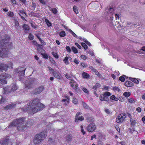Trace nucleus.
<instances>
[{
	"instance_id": "f257e3e1",
	"label": "nucleus",
	"mask_w": 145,
	"mask_h": 145,
	"mask_svg": "<svg viewBox=\"0 0 145 145\" xmlns=\"http://www.w3.org/2000/svg\"><path fill=\"white\" fill-rule=\"evenodd\" d=\"M44 106L40 102L39 99H35L29 102L26 106L22 108L24 112H27L29 115L36 113L43 109Z\"/></svg>"
},
{
	"instance_id": "f03ea898",
	"label": "nucleus",
	"mask_w": 145,
	"mask_h": 145,
	"mask_svg": "<svg viewBox=\"0 0 145 145\" xmlns=\"http://www.w3.org/2000/svg\"><path fill=\"white\" fill-rule=\"evenodd\" d=\"M24 118H20L17 119L10 123L9 126V127H11L19 125L17 127V129L18 130L20 131L24 129H25L27 126H30V125L27 123L26 126H25V124L24 123Z\"/></svg>"
},
{
	"instance_id": "7ed1b4c3",
	"label": "nucleus",
	"mask_w": 145,
	"mask_h": 145,
	"mask_svg": "<svg viewBox=\"0 0 145 145\" xmlns=\"http://www.w3.org/2000/svg\"><path fill=\"white\" fill-rule=\"evenodd\" d=\"M47 135L46 131L41 132L39 134L37 135L34 137L33 142L35 144H37L43 140Z\"/></svg>"
},
{
	"instance_id": "20e7f679",
	"label": "nucleus",
	"mask_w": 145,
	"mask_h": 145,
	"mask_svg": "<svg viewBox=\"0 0 145 145\" xmlns=\"http://www.w3.org/2000/svg\"><path fill=\"white\" fill-rule=\"evenodd\" d=\"M26 68L24 67H20L16 69L15 71V74H18L20 76L19 79L20 81H22L25 74V71Z\"/></svg>"
},
{
	"instance_id": "39448f33",
	"label": "nucleus",
	"mask_w": 145,
	"mask_h": 145,
	"mask_svg": "<svg viewBox=\"0 0 145 145\" xmlns=\"http://www.w3.org/2000/svg\"><path fill=\"white\" fill-rule=\"evenodd\" d=\"M111 95L109 92L106 91L104 92L103 93L101 94L99 96V99L102 101H108V97Z\"/></svg>"
},
{
	"instance_id": "423d86ee",
	"label": "nucleus",
	"mask_w": 145,
	"mask_h": 145,
	"mask_svg": "<svg viewBox=\"0 0 145 145\" xmlns=\"http://www.w3.org/2000/svg\"><path fill=\"white\" fill-rule=\"evenodd\" d=\"M11 76L10 74L5 73H2L0 75V83L1 84H5L7 83L6 79L7 78L10 77Z\"/></svg>"
},
{
	"instance_id": "0eeeda50",
	"label": "nucleus",
	"mask_w": 145,
	"mask_h": 145,
	"mask_svg": "<svg viewBox=\"0 0 145 145\" xmlns=\"http://www.w3.org/2000/svg\"><path fill=\"white\" fill-rule=\"evenodd\" d=\"M8 49L4 48H0V57H6L8 54Z\"/></svg>"
},
{
	"instance_id": "6e6552de",
	"label": "nucleus",
	"mask_w": 145,
	"mask_h": 145,
	"mask_svg": "<svg viewBox=\"0 0 145 145\" xmlns=\"http://www.w3.org/2000/svg\"><path fill=\"white\" fill-rule=\"evenodd\" d=\"M96 128V126L94 123H90L87 126V130L89 132L94 131Z\"/></svg>"
},
{
	"instance_id": "1a4fd4ad",
	"label": "nucleus",
	"mask_w": 145,
	"mask_h": 145,
	"mask_svg": "<svg viewBox=\"0 0 145 145\" xmlns=\"http://www.w3.org/2000/svg\"><path fill=\"white\" fill-rule=\"evenodd\" d=\"M29 81L27 82L25 84L26 88H31L35 81V80L33 78H30L29 79Z\"/></svg>"
},
{
	"instance_id": "9d476101",
	"label": "nucleus",
	"mask_w": 145,
	"mask_h": 145,
	"mask_svg": "<svg viewBox=\"0 0 145 145\" xmlns=\"http://www.w3.org/2000/svg\"><path fill=\"white\" fill-rule=\"evenodd\" d=\"M126 117V116L125 114H120L116 119V122L118 123L122 122Z\"/></svg>"
},
{
	"instance_id": "9b49d317",
	"label": "nucleus",
	"mask_w": 145,
	"mask_h": 145,
	"mask_svg": "<svg viewBox=\"0 0 145 145\" xmlns=\"http://www.w3.org/2000/svg\"><path fill=\"white\" fill-rule=\"evenodd\" d=\"M69 84L77 92H78L79 91V89L78 88V84H76L74 80H71Z\"/></svg>"
},
{
	"instance_id": "f8f14e48",
	"label": "nucleus",
	"mask_w": 145,
	"mask_h": 145,
	"mask_svg": "<svg viewBox=\"0 0 145 145\" xmlns=\"http://www.w3.org/2000/svg\"><path fill=\"white\" fill-rule=\"evenodd\" d=\"M9 38H8L7 39H3L1 40H0V48H4V47H6L7 45L8 42V39Z\"/></svg>"
},
{
	"instance_id": "ddd939ff",
	"label": "nucleus",
	"mask_w": 145,
	"mask_h": 145,
	"mask_svg": "<svg viewBox=\"0 0 145 145\" xmlns=\"http://www.w3.org/2000/svg\"><path fill=\"white\" fill-rule=\"evenodd\" d=\"M9 65H8L7 64L0 63V71L5 70L6 71L8 67L10 66L12 67V64L10 63Z\"/></svg>"
},
{
	"instance_id": "4468645a",
	"label": "nucleus",
	"mask_w": 145,
	"mask_h": 145,
	"mask_svg": "<svg viewBox=\"0 0 145 145\" xmlns=\"http://www.w3.org/2000/svg\"><path fill=\"white\" fill-rule=\"evenodd\" d=\"M50 72L51 73H52L54 76L56 78L58 79H60L61 78L60 76L59 75V72L57 71H54L52 69L50 68L49 69Z\"/></svg>"
},
{
	"instance_id": "2eb2a0df",
	"label": "nucleus",
	"mask_w": 145,
	"mask_h": 145,
	"mask_svg": "<svg viewBox=\"0 0 145 145\" xmlns=\"http://www.w3.org/2000/svg\"><path fill=\"white\" fill-rule=\"evenodd\" d=\"M44 88L43 86H40L36 88L34 90V93L37 94L41 92L43 90Z\"/></svg>"
},
{
	"instance_id": "dca6fc26",
	"label": "nucleus",
	"mask_w": 145,
	"mask_h": 145,
	"mask_svg": "<svg viewBox=\"0 0 145 145\" xmlns=\"http://www.w3.org/2000/svg\"><path fill=\"white\" fill-rule=\"evenodd\" d=\"M15 104L14 103L9 104L4 108L5 110H8L11 109L15 107Z\"/></svg>"
},
{
	"instance_id": "f3484780",
	"label": "nucleus",
	"mask_w": 145,
	"mask_h": 145,
	"mask_svg": "<svg viewBox=\"0 0 145 145\" xmlns=\"http://www.w3.org/2000/svg\"><path fill=\"white\" fill-rule=\"evenodd\" d=\"M125 85L127 87H131L133 86V84L131 82L127 81L125 82Z\"/></svg>"
},
{
	"instance_id": "a211bd4d",
	"label": "nucleus",
	"mask_w": 145,
	"mask_h": 145,
	"mask_svg": "<svg viewBox=\"0 0 145 145\" xmlns=\"http://www.w3.org/2000/svg\"><path fill=\"white\" fill-rule=\"evenodd\" d=\"M84 119V117L82 116H78L77 117L75 118V122L76 123H78V121H82Z\"/></svg>"
},
{
	"instance_id": "6ab92c4d",
	"label": "nucleus",
	"mask_w": 145,
	"mask_h": 145,
	"mask_svg": "<svg viewBox=\"0 0 145 145\" xmlns=\"http://www.w3.org/2000/svg\"><path fill=\"white\" fill-rule=\"evenodd\" d=\"M10 142L8 139H5L3 140L2 142V145H8L10 144Z\"/></svg>"
},
{
	"instance_id": "aec40b11",
	"label": "nucleus",
	"mask_w": 145,
	"mask_h": 145,
	"mask_svg": "<svg viewBox=\"0 0 145 145\" xmlns=\"http://www.w3.org/2000/svg\"><path fill=\"white\" fill-rule=\"evenodd\" d=\"M48 7H49V8L50 9V10L54 14H57V10L56 8H52L49 6H48Z\"/></svg>"
},
{
	"instance_id": "412c9836",
	"label": "nucleus",
	"mask_w": 145,
	"mask_h": 145,
	"mask_svg": "<svg viewBox=\"0 0 145 145\" xmlns=\"http://www.w3.org/2000/svg\"><path fill=\"white\" fill-rule=\"evenodd\" d=\"M93 71L99 78H102V76L101 75L100 73H99L98 71L95 69H93Z\"/></svg>"
},
{
	"instance_id": "4be33fe9",
	"label": "nucleus",
	"mask_w": 145,
	"mask_h": 145,
	"mask_svg": "<svg viewBox=\"0 0 145 145\" xmlns=\"http://www.w3.org/2000/svg\"><path fill=\"white\" fill-rule=\"evenodd\" d=\"M17 86L15 84L12 85L11 88V91H14L17 89Z\"/></svg>"
},
{
	"instance_id": "5701e85b",
	"label": "nucleus",
	"mask_w": 145,
	"mask_h": 145,
	"mask_svg": "<svg viewBox=\"0 0 145 145\" xmlns=\"http://www.w3.org/2000/svg\"><path fill=\"white\" fill-rule=\"evenodd\" d=\"M114 10V9L111 7L109 8L108 9L106 10V12L108 13L113 14Z\"/></svg>"
},
{
	"instance_id": "b1692460",
	"label": "nucleus",
	"mask_w": 145,
	"mask_h": 145,
	"mask_svg": "<svg viewBox=\"0 0 145 145\" xmlns=\"http://www.w3.org/2000/svg\"><path fill=\"white\" fill-rule=\"evenodd\" d=\"M82 76L84 78L87 79L89 78L90 76L89 74L85 72H83L82 74Z\"/></svg>"
},
{
	"instance_id": "393cba45",
	"label": "nucleus",
	"mask_w": 145,
	"mask_h": 145,
	"mask_svg": "<svg viewBox=\"0 0 145 145\" xmlns=\"http://www.w3.org/2000/svg\"><path fill=\"white\" fill-rule=\"evenodd\" d=\"M129 79L133 82L137 84H138L139 83V81L136 78H133L131 77L129 78Z\"/></svg>"
},
{
	"instance_id": "a878e982",
	"label": "nucleus",
	"mask_w": 145,
	"mask_h": 145,
	"mask_svg": "<svg viewBox=\"0 0 145 145\" xmlns=\"http://www.w3.org/2000/svg\"><path fill=\"white\" fill-rule=\"evenodd\" d=\"M65 98L67 99H63L62 100V101L63 102L66 101L67 102V103H65V105H67V104H68L69 103V97L68 96H66L65 97Z\"/></svg>"
},
{
	"instance_id": "bb28decb",
	"label": "nucleus",
	"mask_w": 145,
	"mask_h": 145,
	"mask_svg": "<svg viewBox=\"0 0 145 145\" xmlns=\"http://www.w3.org/2000/svg\"><path fill=\"white\" fill-rule=\"evenodd\" d=\"M130 122L131 123V124L132 126H134L135 124L136 121L135 120H133V119H131L130 120Z\"/></svg>"
},
{
	"instance_id": "cd10ccee",
	"label": "nucleus",
	"mask_w": 145,
	"mask_h": 145,
	"mask_svg": "<svg viewBox=\"0 0 145 145\" xmlns=\"http://www.w3.org/2000/svg\"><path fill=\"white\" fill-rule=\"evenodd\" d=\"M19 14L20 16L21 15H23L24 16H26V13L22 10H20Z\"/></svg>"
},
{
	"instance_id": "c85d7f7f",
	"label": "nucleus",
	"mask_w": 145,
	"mask_h": 145,
	"mask_svg": "<svg viewBox=\"0 0 145 145\" xmlns=\"http://www.w3.org/2000/svg\"><path fill=\"white\" fill-rule=\"evenodd\" d=\"M23 28L25 30H28L29 29V26L26 24H24L23 26Z\"/></svg>"
},
{
	"instance_id": "c756f323",
	"label": "nucleus",
	"mask_w": 145,
	"mask_h": 145,
	"mask_svg": "<svg viewBox=\"0 0 145 145\" xmlns=\"http://www.w3.org/2000/svg\"><path fill=\"white\" fill-rule=\"evenodd\" d=\"M59 35L61 37H64L66 35L65 32L62 31L61 32L59 33Z\"/></svg>"
},
{
	"instance_id": "7c9ffc66",
	"label": "nucleus",
	"mask_w": 145,
	"mask_h": 145,
	"mask_svg": "<svg viewBox=\"0 0 145 145\" xmlns=\"http://www.w3.org/2000/svg\"><path fill=\"white\" fill-rule=\"evenodd\" d=\"M14 24H15V27L16 29H17L18 28V26H19V24L18 22V21H17L16 20H14Z\"/></svg>"
},
{
	"instance_id": "2f4dec72",
	"label": "nucleus",
	"mask_w": 145,
	"mask_h": 145,
	"mask_svg": "<svg viewBox=\"0 0 145 145\" xmlns=\"http://www.w3.org/2000/svg\"><path fill=\"white\" fill-rule=\"evenodd\" d=\"M45 22L48 27H50L52 25L51 23L48 19H45Z\"/></svg>"
},
{
	"instance_id": "473e14b6",
	"label": "nucleus",
	"mask_w": 145,
	"mask_h": 145,
	"mask_svg": "<svg viewBox=\"0 0 145 145\" xmlns=\"http://www.w3.org/2000/svg\"><path fill=\"white\" fill-rule=\"evenodd\" d=\"M71 49L73 52L75 54H76L78 53V50L76 47H75L74 46H73L71 47Z\"/></svg>"
},
{
	"instance_id": "72a5a7b5",
	"label": "nucleus",
	"mask_w": 145,
	"mask_h": 145,
	"mask_svg": "<svg viewBox=\"0 0 145 145\" xmlns=\"http://www.w3.org/2000/svg\"><path fill=\"white\" fill-rule=\"evenodd\" d=\"M72 102L73 103L75 104H77L78 103V101L75 97H73L72 100Z\"/></svg>"
},
{
	"instance_id": "f704fd0d",
	"label": "nucleus",
	"mask_w": 145,
	"mask_h": 145,
	"mask_svg": "<svg viewBox=\"0 0 145 145\" xmlns=\"http://www.w3.org/2000/svg\"><path fill=\"white\" fill-rule=\"evenodd\" d=\"M100 86V84L99 83H97L93 87V89L95 90H96V89L99 87Z\"/></svg>"
},
{
	"instance_id": "c9c22d12",
	"label": "nucleus",
	"mask_w": 145,
	"mask_h": 145,
	"mask_svg": "<svg viewBox=\"0 0 145 145\" xmlns=\"http://www.w3.org/2000/svg\"><path fill=\"white\" fill-rule=\"evenodd\" d=\"M131 93L129 92H125L123 93V95L125 97H128L130 96Z\"/></svg>"
},
{
	"instance_id": "e433bc0d",
	"label": "nucleus",
	"mask_w": 145,
	"mask_h": 145,
	"mask_svg": "<svg viewBox=\"0 0 145 145\" xmlns=\"http://www.w3.org/2000/svg\"><path fill=\"white\" fill-rule=\"evenodd\" d=\"M71 76L68 74H65V77L68 79H70L72 78V77L73 76V75L71 74Z\"/></svg>"
},
{
	"instance_id": "4c0bfd02",
	"label": "nucleus",
	"mask_w": 145,
	"mask_h": 145,
	"mask_svg": "<svg viewBox=\"0 0 145 145\" xmlns=\"http://www.w3.org/2000/svg\"><path fill=\"white\" fill-rule=\"evenodd\" d=\"M31 26L35 29H36L37 27V25L34 23L33 21L31 22Z\"/></svg>"
},
{
	"instance_id": "58836bf2",
	"label": "nucleus",
	"mask_w": 145,
	"mask_h": 145,
	"mask_svg": "<svg viewBox=\"0 0 145 145\" xmlns=\"http://www.w3.org/2000/svg\"><path fill=\"white\" fill-rule=\"evenodd\" d=\"M41 54L42 55V57L44 58L47 59L48 58V55L46 54L41 53Z\"/></svg>"
},
{
	"instance_id": "ea45409f",
	"label": "nucleus",
	"mask_w": 145,
	"mask_h": 145,
	"mask_svg": "<svg viewBox=\"0 0 145 145\" xmlns=\"http://www.w3.org/2000/svg\"><path fill=\"white\" fill-rule=\"evenodd\" d=\"M82 46L83 47L85 50L88 49V47L85 43L82 42L81 43Z\"/></svg>"
},
{
	"instance_id": "a19ab883",
	"label": "nucleus",
	"mask_w": 145,
	"mask_h": 145,
	"mask_svg": "<svg viewBox=\"0 0 145 145\" xmlns=\"http://www.w3.org/2000/svg\"><path fill=\"white\" fill-rule=\"evenodd\" d=\"M63 61L66 65H68L69 64L68 57H65L63 60Z\"/></svg>"
},
{
	"instance_id": "79ce46f5",
	"label": "nucleus",
	"mask_w": 145,
	"mask_h": 145,
	"mask_svg": "<svg viewBox=\"0 0 145 145\" xmlns=\"http://www.w3.org/2000/svg\"><path fill=\"white\" fill-rule=\"evenodd\" d=\"M72 139V137L71 136L69 135L67 137L66 140L67 142L70 141Z\"/></svg>"
},
{
	"instance_id": "37998d69",
	"label": "nucleus",
	"mask_w": 145,
	"mask_h": 145,
	"mask_svg": "<svg viewBox=\"0 0 145 145\" xmlns=\"http://www.w3.org/2000/svg\"><path fill=\"white\" fill-rule=\"evenodd\" d=\"M34 36L32 34L30 33L28 36V38L30 40H32L34 39Z\"/></svg>"
},
{
	"instance_id": "c03bdc74",
	"label": "nucleus",
	"mask_w": 145,
	"mask_h": 145,
	"mask_svg": "<svg viewBox=\"0 0 145 145\" xmlns=\"http://www.w3.org/2000/svg\"><path fill=\"white\" fill-rule=\"evenodd\" d=\"M110 99L116 101L118 100V98H116L114 95H112L110 97Z\"/></svg>"
},
{
	"instance_id": "a18cd8bd",
	"label": "nucleus",
	"mask_w": 145,
	"mask_h": 145,
	"mask_svg": "<svg viewBox=\"0 0 145 145\" xmlns=\"http://www.w3.org/2000/svg\"><path fill=\"white\" fill-rule=\"evenodd\" d=\"M128 100V102L131 103H133L135 102V99L132 98H130Z\"/></svg>"
},
{
	"instance_id": "49530a36",
	"label": "nucleus",
	"mask_w": 145,
	"mask_h": 145,
	"mask_svg": "<svg viewBox=\"0 0 145 145\" xmlns=\"http://www.w3.org/2000/svg\"><path fill=\"white\" fill-rule=\"evenodd\" d=\"M52 54L57 59H58V55L57 53L52 52Z\"/></svg>"
},
{
	"instance_id": "de8ad7c7",
	"label": "nucleus",
	"mask_w": 145,
	"mask_h": 145,
	"mask_svg": "<svg viewBox=\"0 0 145 145\" xmlns=\"http://www.w3.org/2000/svg\"><path fill=\"white\" fill-rule=\"evenodd\" d=\"M119 80L121 82H123L125 80V78L123 76H121L119 77Z\"/></svg>"
},
{
	"instance_id": "09e8293b",
	"label": "nucleus",
	"mask_w": 145,
	"mask_h": 145,
	"mask_svg": "<svg viewBox=\"0 0 145 145\" xmlns=\"http://www.w3.org/2000/svg\"><path fill=\"white\" fill-rule=\"evenodd\" d=\"M88 121L89 122H92L93 121V118H88L87 119Z\"/></svg>"
},
{
	"instance_id": "8fccbe9b",
	"label": "nucleus",
	"mask_w": 145,
	"mask_h": 145,
	"mask_svg": "<svg viewBox=\"0 0 145 145\" xmlns=\"http://www.w3.org/2000/svg\"><path fill=\"white\" fill-rule=\"evenodd\" d=\"M82 90L85 93H88V89L85 88V87H83L82 88Z\"/></svg>"
},
{
	"instance_id": "3c124183",
	"label": "nucleus",
	"mask_w": 145,
	"mask_h": 145,
	"mask_svg": "<svg viewBox=\"0 0 145 145\" xmlns=\"http://www.w3.org/2000/svg\"><path fill=\"white\" fill-rule=\"evenodd\" d=\"M73 9L74 12L76 14L78 13V10L76 8L75 6H74L73 7Z\"/></svg>"
},
{
	"instance_id": "603ef678",
	"label": "nucleus",
	"mask_w": 145,
	"mask_h": 145,
	"mask_svg": "<svg viewBox=\"0 0 145 145\" xmlns=\"http://www.w3.org/2000/svg\"><path fill=\"white\" fill-rule=\"evenodd\" d=\"M80 128H81V131L83 135L85 134L86 133V132L84 131V129H83V126L82 125L80 126Z\"/></svg>"
},
{
	"instance_id": "864d4df0",
	"label": "nucleus",
	"mask_w": 145,
	"mask_h": 145,
	"mask_svg": "<svg viewBox=\"0 0 145 145\" xmlns=\"http://www.w3.org/2000/svg\"><path fill=\"white\" fill-rule=\"evenodd\" d=\"M81 64L82 67L85 68L87 67L88 66L85 63H81Z\"/></svg>"
},
{
	"instance_id": "5fc2aeb1",
	"label": "nucleus",
	"mask_w": 145,
	"mask_h": 145,
	"mask_svg": "<svg viewBox=\"0 0 145 145\" xmlns=\"http://www.w3.org/2000/svg\"><path fill=\"white\" fill-rule=\"evenodd\" d=\"M113 89L114 91H119L120 89L117 87H114L113 88Z\"/></svg>"
},
{
	"instance_id": "6e6d98bb",
	"label": "nucleus",
	"mask_w": 145,
	"mask_h": 145,
	"mask_svg": "<svg viewBox=\"0 0 145 145\" xmlns=\"http://www.w3.org/2000/svg\"><path fill=\"white\" fill-rule=\"evenodd\" d=\"M66 48L67 50V51L69 53H70L71 52V50L70 48V47L69 46H67L66 47Z\"/></svg>"
},
{
	"instance_id": "4d7b16f0",
	"label": "nucleus",
	"mask_w": 145,
	"mask_h": 145,
	"mask_svg": "<svg viewBox=\"0 0 145 145\" xmlns=\"http://www.w3.org/2000/svg\"><path fill=\"white\" fill-rule=\"evenodd\" d=\"M82 104H83V106L85 108H88V106L86 103H85L84 102H83Z\"/></svg>"
},
{
	"instance_id": "13d9d810",
	"label": "nucleus",
	"mask_w": 145,
	"mask_h": 145,
	"mask_svg": "<svg viewBox=\"0 0 145 145\" xmlns=\"http://www.w3.org/2000/svg\"><path fill=\"white\" fill-rule=\"evenodd\" d=\"M8 15L10 17H12L13 15V13L12 12H9L8 13Z\"/></svg>"
},
{
	"instance_id": "bf43d9fd",
	"label": "nucleus",
	"mask_w": 145,
	"mask_h": 145,
	"mask_svg": "<svg viewBox=\"0 0 145 145\" xmlns=\"http://www.w3.org/2000/svg\"><path fill=\"white\" fill-rule=\"evenodd\" d=\"M39 40L41 43L43 45H45L46 44L45 42L44 41V40H42L41 39H40Z\"/></svg>"
},
{
	"instance_id": "052dcab7",
	"label": "nucleus",
	"mask_w": 145,
	"mask_h": 145,
	"mask_svg": "<svg viewBox=\"0 0 145 145\" xmlns=\"http://www.w3.org/2000/svg\"><path fill=\"white\" fill-rule=\"evenodd\" d=\"M41 3L43 5H46V2L44 0H39Z\"/></svg>"
},
{
	"instance_id": "680f3d73",
	"label": "nucleus",
	"mask_w": 145,
	"mask_h": 145,
	"mask_svg": "<svg viewBox=\"0 0 145 145\" xmlns=\"http://www.w3.org/2000/svg\"><path fill=\"white\" fill-rule=\"evenodd\" d=\"M5 100V98L1 97V100H0V104L3 103L4 101Z\"/></svg>"
},
{
	"instance_id": "e2e57ef3",
	"label": "nucleus",
	"mask_w": 145,
	"mask_h": 145,
	"mask_svg": "<svg viewBox=\"0 0 145 145\" xmlns=\"http://www.w3.org/2000/svg\"><path fill=\"white\" fill-rule=\"evenodd\" d=\"M50 59L52 63L54 64L55 63V61L52 58L50 57Z\"/></svg>"
},
{
	"instance_id": "0e129e2a",
	"label": "nucleus",
	"mask_w": 145,
	"mask_h": 145,
	"mask_svg": "<svg viewBox=\"0 0 145 145\" xmlns=\"http://www.w3.org/2000/svg\"><path fill=\"white\" fill-rule=\"evenodd\" d=\"M81 57L84 60L86 59H87V57H86V56L84 55H82L81 56Z\"/></svg>"
},
{
	"instance_id": "69168bd1",
	"label": "nucleus",
	"mask_w": 145,
	"mask_h": 145,
	"mask_svg": "<svg viewBox=\"0 0 145 145\" xmlns=\"http://www.w3.org/2000/svg\"><path fill=\"white\" fill-rule=\"evenodd\" d=\"M75 45L76 46H77L79 49H81V46L79 45L78 43H75Z\"/></svg>"
},
{
	"instance_id": "338daca9",
	"label": "nucleus",
	"mask_w": 145,
	"mask_h": 145,
	"mask_svg": "<svg viewBox=\"0 0 145 145\" xmlns=\"http://www.w3.org/2000/svg\"><path fill=\"white\" fill-rule=\"evenodd\" d=\"M97 145H103V143L102 142L99 141L98 142Z\"/></svg>"
},
{
	"instance_id": "774afa93",
	"label": "nucleus",
	"mask_w": 145,
	"mask_h": 145,
	"mask_svg": "<svg viewBox=\"0 0 145 145\" xmlns=\"http://www.w3.org/2000/svg\"><path fill=\"white\" fill-rule=\"evenodd\" d=\"M136 110L138 112H140L141 111V109L140 107H138L136 108Z\"/></svg>"
}]
</instances>
